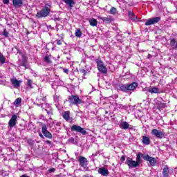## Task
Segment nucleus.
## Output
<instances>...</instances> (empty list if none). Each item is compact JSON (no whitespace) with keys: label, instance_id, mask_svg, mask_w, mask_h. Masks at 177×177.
Instances as JSON below:
<instances>
[{"label":"nucleus","instance_id":"1","mask_svg":"<svg viewBox=\"0 0 177 177\" xmlns=\"http://www.w3.org/2000/svg\"><path fill=\"white\" fill-rule=\"evenodd\" d=\"M52 8V4L50 3H46L44 7L39 12H37L36 17L39 19H42V17H46L49 16L50 13V9Z\"/></svg>","mask_w":177,"mask_h":177},{"label":"nucleus","instance_id":"2","mask_svg":"<svg viewBox=\"0 0 177 177\" xmlns=\"http://www.w3.org/2000/svg\"><path fill=\"white\" fill-rule=\"evenodd\" d=\"M138 88V83L133 82L131 84H122L120 87V91L122 92H129V91H135Z\"/></svg>","mask_w":177,"mask_h":177},{"label":"nucleus","instance_id":"3","mask_svg":"<svg viewBox=\"0 0 177 177\" xmlns=\"http://www.w3.org/2000/svg\"><path fill=\"white\" fill-rule=\"evenodd\" d=\"M95 63L97 64V70L100 71V73H102V74H107V68H106L104 66L103 61L97 59H95Z\"/></svg>","mask_w":177,"mask_h":177},{"label":"nucleus","instance_id":"4","mask_svg":"<svg viewBox=\"0 0 177 177\" xmlns=\"http://www.w3.org/2000/svg\"><path fill=\"white\" fill-rule=\"evenodd\" d=\"M68 100L71 104H74L75 106H78L82 103V100L80 99L78 95H71L68 97Z\"/></svg>","mask_w":177,"mask_h":177},{"label":"nucleus","instance_id":"5","mask_svg":"<svg viewBox=\"0 0 177 177\" xmlns=\"http://www.w3.org/2000/svg\"><path fill=\"white\" fill-rule=\"evenodd\" d=\"M151 135L155 136L156 139H162L163 138H165V132L161 130H158L157 129L151 130Z\"/></svg>","mask_w":177,"mask_h":177},{"label":"nucleus","instance_id":"6","mask_svg":"<svg viewBox=\"0 0 177 177\" xmlns=\"http://www.w3.org/2000/svg\"><path fill=\"white\" fill-rule=\"evenodd\" d=\"M142 158L145 160V161H149L151 167H156L157 164V160L153 157H151L149 155H142Z\"/></svg>","mask_w":177,"mask_h":177},{"label":"nucleus","instance_id":"7","mask_svg":"<svg viewBox=\"0 0 177 177\" xmlns=\"http://www.w3.org/2000/svg\"><path fill=\"white\" fill-rule=\"evenodd\" d=\"M71 131H73L75 132H79V133H82V135H86V131L84 128L81 127L80 126H78L77 124H73L71 128Z\"/></svg>","mask_w":177,"mask_h":177},{"label":"nucleus","instance_id":"8","mask_svg":"<svg viewBox=\"0 0 177 177\" xmlns=\"http://www.w3.org/2000/svg\"><path fill=\"white\" fill-rule=\"evenodd\" d=\"M41 132L44 136L48 138V139H52V138H53V136L48 131V127L45 124H44L41 128Z\"/></svg>","mask_w":177,"mask_h":177},{"label":"nucleus","instance_id":"9","mask_svg":"<svg viewBox=\"0 0 177 177\" xmlns=\"http://www.w3.org/2000/svg\"><path fill=\"white\" fill-rule=\"evenodd\" d=\"M16 122H17V115H13L8 122V127L12 129L16 125Z\"/></svg>","mask_w":177,"mask_h":177},{"label":"nucleus","instance_id":"10","mask_svg":"<svg viewBox=\"0 0 177 177\" xmlns=\"http://www.w3.org/2000/svg\"><path fill=\"white\" fill-rule=\"evenodd\" d=\"M79 165L82 168H87L88 167V159L84 156L79 157Z\"/></svg>","mask_w":177,"mask_h":177},{"label":"nucleus","instance_id":"11","mask_svg":"<svg viewBox=\"0 0 177 177\" xmlns=\"http://www.w3.org/2000/svg\"><path fill=\"white\" fill-rule=\"evenodd\" d=\"M160 20H161V18L160 17L149 19L145 22V26H151V24H156V23H158Z\"/></svg>","mask_w":177,"mask_h":177},{"label":"nucleus","instance_id":"12","mask_svg":"<svg viewBox=\"0 0 177 177\" xmlns=\"http://www.w3.org/2000/svg\"><path fill=\"white\" fill-rule=\"evenodd\" d=\"M129 168H136V167H138L139 165H138V162H136V161L133 160L131 158H127V161H126Z\"/></svg>","mask_w":177,"mask_h":177},{"label":"nucleus","instance_id":"13","mask_svg":"<svg viewBox=\"0 0 177 177\" xmlns=\"http://www.w3.org/2000/svg\"><path fill=\"white\" fill-rule=\"evenodd\" d=\"M10 82L14 88H20V84H21V80H17L16 77L10 78Z\"/></svg>","mask_w":177,"mask_h":177},{"label":"nucleus","instance_id":"14","mask_svg":"<svg viewBox=\"0 0 177 177\" xmlns=\"http://www.w3.org/2000/svg\"><path fill=\"white\" fill-rule=\"evenodd\" d=\"M62 117L64 120H66L68 122H73V118L70 117V111H64L62 113Z\"/></svg>","mask_w":177,"mask_h":177},{"label":"nucleus","instance_id":"15","mask_svg":"<svg viewBox=\"0 0 177 177\" xmlns=\"http://www.w3.org/2000/svg\"><path fill=\"white\" fill-rule=\"evenodd\" d=\"M145 91H147L148 92H149V93H158V92H160V89L154 86H149L148 88H146Z\"/></svg>","mask_w":177,"mask_h":177},{"label":"nucleus","instance_id":"16","mask_svg":"<svg viewBox=\"0 0 177 177\" xmlns=\"http://www.w3.org/2000/svg\"><path fill=\"white\" fill-rule=\"evenodd\" d=\"M98 174L102 175V176H107L109 175V170L104 167L98 169Z\"/></svg>","mask_w":177,"mask_h":177},{"label":"nucleus","instance_id":"17","mask_svg":"<svg viewBox=\"0 0 177 177\" xmlns=\"http://www.w3.org/2000/svg\"><path fill=\"white\" fill-rule=\"evenodd\" d=\"M14 8H21L23 6V0H12Z\"/></svg>","mask_w":177,"mask_h":177},{"label":"nucleus","instance_id":"18","mask_svg":"<svg viewBox=\"0 0 177 177\" xmlns=\"http://www.w3.org/2000/svg\"><path fill=\"white\" fill-rule=\"evenodd\" d=\"M120 128H121V129H129V123L125 121H122L120 122Z\"/></svg>","mask_w":177,"mask_h":177},{"label":"nucleus","instance_id":"19","mask_svg":"<svg viewBox=\"0 0 177 177\" xmlns=\"http://www.w3.org/2000/svg\"><path fill=\"white\" fill-rule=\"evenodd\" d=\"M66 5H68V6L70 8V9H73V6L75 5V2L74 0H62Z\"/></svg>","mask_w":177,"mask_h":177},{"label":"nucleus","instance_id":"20","mask_svg":"<svg viewBox=\"0 0 177 177\" xmlns=\"http://www.w3.org/2000/svg\"><path fill=\"white\" fill-rule=\"evenodd\" d=\"M100 20H102V21H104V23H106L107 24H110V23L113 21V18L110 16L106 17H100Z\"/></svg>","mask_w":177,"mask_h":177},{"label":"nucleus","instance_id":"21","mask_svg":"<svg viewBox=\"0 0 177 177\" xmlns=\"http://www.w3.org/2000/svg\"><path fill=\"white\" fill-rule=\"evenodd\" d=\"M163 177H169V167L165 166L162 171Z\"/></svg>","mask_w":177,"mask_h":177},{"label":"nucleus","instance_id":"22","mask_svg":"<svg viewBox=\"0 0 177 177\" xmlns=\"http://www.w3.org/2000/svg\"><path fill=\"white\" fill-rule=\"evenodd\" d=\"M129 17L133 21H136V20L138 19V17L135 15V13H133V11H129Z\"/></svg>","mask_w":177,"mask_h":177},{"label":"nucleus","instance_id":"23","mask_svg":"<svg viewBox=\"0 0 177 177\" xmlns=\"http://www.w3.org/2000/svg\"><path fill=\"white\" fill-rule=\"evenodd\" d=\"M142 142L143 145H146L147 146H149L151 143L150 138L147 136H143Z\"/></svg>","mask_w":177,"mask_h":177},{"label":"nucleus","instance_id":"24","mask_svg":"<svg viewBox=\"0 0 177 177\" xmlns=\"http://www.w3.org/2000/svg\"><path fill=\"white\" fill-rule=\"evenodd\" d=\"M142 156H147V154H142L140 153L137 154V157H136V162L137 164L139 165V164L140 162H142Z\"/></svg>","mask_w":177,"mask_h":177},{"label":"nucleus","instance_id":"25","mask_svg":"<svg viewBox=\"0 0 177 177\" xmlns=\"http://www.w3.org/2000/svg\"><path fill=\"white\" fill-rule=\"evenodd\" d=\"M52 55H46L44 57V62L47 63V64H51L52 63Z\"/></svg>","mask_w":177,"mask_h":177},{"label":"nucleus","instance_id":"26","mask_svg":"<svg viewBox=\"0 0 177 177\" xmlns=\"http://www.w3.org/2000/svg\"><path fill=\"white\" fill-rule=\"evenodd\" d=\"M90 26L92 27H96L97 26V21L95 18L89 19Z\"/></svg>","mask_w":177,"mask_h":177},{"label":"nucleus","instance_id":"27","mask_svg":"<svg viewBox=\"0 0 177 177\" xmlns=\"http://www.w3.org/2000/svg\"><path fill=\"white\" fill-rule=\"evenodd\" d=\"M6 62V57L3 56V54H2L0 51V64L2 66V64H5V62Z\"/></svg>","mask_w":177,"mask_h":177},{"label":"nucleus","instance_id":"28","mask_svg":"<svg viewBox=\"0 0 177 177\" xmlns=\"http://www.w3.org/2000/svg\"><path fill=\"white\" fill-rule=\"evenodd\" d=\"M21 103V98L19 97V98H17L14 102V105L16 106V107H19Z\"/></svg>","mask_w":177,"mask_h":177},{"label":"nucleus","instance_id":"29","mask_svg":"<svg viewBox=\"0 0 177 177\" xmlns=\"http://www.w3.org/2000/svg\"><path fill=\"white\" fill-rule=\"evenodd\" d=\"M44 110H45V111H46V113L48 115H53V109H52V107H50L49 109H44Z\"/></svg>","mask_w":177,"mask_h":177},{"label":"nucleus","instance_id":"30","mask_svg":"<svg viewBox=\"0 0 177 177\" xmlns=\"http://www.w3.org/2000/svg\"><path fill=\"white\" fill-rule=\"evenodd\" d=\"M75 37H77L78 38L82 37V32H81V29L78 28L76 30Z\"/></svg>","mask_w":177,"mask_h":177},{"label":"nucleus","instance_id":"31","mask_svg":"<svg viewBox=\"0 0 177 177\" xmlns=\"http://www.w3.org/2000/svg\"><path fill=\"white\" fill-rule=\"evenodd\" d=\"M1 35L5 37V38H8V37H9V32L6 30V28L3 29V31L1 33Z\"/></svg>","mask_w":177,"mask_h":177},{"label":"nucleus","instance_id":"32","mask_svg":"<svg viewBox=\"0 0 177 177\" xmlns=\"http://www.w3.org/2000/svg\"><path fill=\"white\" fill-rule=\"evenodd\" d=\"M176 39H172L170 41V46L173 47V49H175V46L176 45Z\"/></svg>","mask_w":177,"mask_h":177},{"label":"nucleus","instance_id":"33","mask_svg":"<svg viewBox=\"0 0 177 177\" xmlns=\"http://www.w3.org/2000/svg\"><path fill=\"white\" fill-rule=\"evenodd\" d=\"M27 86L29 87L30 89H32V80L28 79Z\"/></svg>","mask_w":177,"mask_h":177},{"label":"nucleus","instance_id":"34","mask_svg":"<svg viewBox=\"0 0 177 177\" xmlns=\"http://www.w3.org/2000/svg\"><path fill=\"white\" fill-rule=\"evenodd\" d=\"M110 15H115L117 13V8L112 7L109 11Z\"/></svg>","mask_w":177,"mask_h":177},{"label":"nucleus","instance_id":"35","mask_svg":"<svg viewBox=\"0 0 177 177\" xmlns=\"http://www.w3.org/2000/svg\"><path fill=\"white\" fill-rule=\"evenodd\" d=\"M165 107V104L162 102H160L158 105V109L160 110V109H164Z\"/></svg>","mask_w":177,"mask_h":177},{"label":"nucleus","instance_id":"36","mask_svg":"<svg viewBox=\"0 0 177 177\" xmlns=\"http://www.w3.org/2000/svg\"><path fill=\"white\" fill-rule=\"evenodd\" d=\"M54 100L55 102H56L57 103H58L59 100H60V95H55L54 96Z\"/></svg>","mask_w":177,"mask_h":177},{"label":"nucleus","instance_id":"37","mask_svg":"<svg viewBox=\"0 0 177 177\" xmlns=\"http://www.w3.org/2000/svg\"><path fill=\"white\" fill-rule=\"evenodd\" d=\"M55 171H56V169L52 167L48 169V174H53V172H55Z\"/></svg>","mask_w":177,"mask_h":177},{"label":"nucleus","instance_id":"38","mask_svg":"<svg viewBox=\"0 0 177 177\" xmlns=\"http://www.w3.org/2000/svg\"><path fill=\"white\" fill-rule=\"evenodd\" d=\"M37 100H42V102H46V97H43L42 99L41 98H37Z\"/></svg>","mask_w":177,"mask_h":177},{"label":"nucleus","instance_id":"39","mask_svg":"<svg viewBox=\"0 0 177 177\" xmlns=\"http://www.w3.org/2000/svg\"><path fill=\"white\" fill-rule=\"evenodd\" d=\"M3 2L5 5H9V0H3Z\"/></svg>","mask_w":177,"mask_h":177},{"label":"nucleus","instance_id":"40","mask_svg":"<svg viewBox=\"0 0 177 177\" xmlns=\"http://www.w3.org/2000/svg\"><path fill=\"white\" fill-rule=\"evenodd\" d=\"M50 107H52V106H50V104H49L48 103L46 104V109H50Z\"/></svg>","mask_w":177,"mask_h":177},{"label":"nucleus","instance_id":"41","mask_svg":"<svg viewBox=\"0 0 177 177\" xmlns=\"http://www.w3.org/2000/svg\"><path fill=\"white\" fill-rule=\"evenodd\" d=\"M54 124L57 125V127H60V122H54Z\"/></svg>","mask_w":177,"mask_h":177},{"label":"nucleus","instance_id":"42","mask_svg":"<svg viewBox=\"0 0 177 177\" xmlns=\"http://www.w3.org/2000/svg\"><path fill=\"white\" fill-rule=\"evenodd\" d=\"M64 73H65L66 74H67L68 73V69L67 68H64Z\"/></svg>","mask_w":177,"mask_h":177},{"label":"nucleus","instance_id":"43","mask_svg":"<svg viewBox=\"0 0 177 177\" xmlns=\"http://www.w3.org/2000/svg\"><path fill=\"white\" fill-rule=\"evenodd\" d=\"M118 97V95H112V98L113 99H117Z\"/></svg>","mask_w":177,"mask_h":177},{"label":"nucleus","instance_id":"44","mask_svg":"<svg viewBox=\"0 0 177 177\" xmlns=\"http://www.w3.org/2000/svg\"><path fill=\"white\" fill-rule=\"evenodd\" d=\"M57 45H62V41L60 40H57Z\"/></svg>","mask_w":177,"mask_h":177},{"label":"nucleus","instance_id":"45","mask_svg":"<svg viewBox=\"0 0 177 177\" xmlns=\"http://www.w3.org/2000/svg\"><path fill=\"white\" fill-rule=\"evenodd\" d=\"M46 143H47V145H52V142L50 140H46Z\"/></svg>","mask_w":177,"mask_h":177},{"label":"nucleus","instance_id":"46","mask_svg":"<svg viewBox=\"0 0 177 177\" xmlns=\"http://www.w3.org/2000/svg\"><path fill=\"white\" fill-rule=\"evenodd\" d=\"M37 106H38L39 107H44V105L42 104H37Z\"/></svg>","mask_w":177,"mask_h":177},{"label":"nucleus","instance_id":"47","mask_svg":"<svg viewBox=\"0 0 177 177\" xmlns=\"http://www.w3.org/2000/svg\"><path fill=\"white\" fill-rule=\"evenodd\" d=\"M121 161H125V156L121 157Z\"/></svg>","mask_w":177,"mask_h":177},{"label":"nucleus","instance_id":"48","mask_svg":"<svg viewBox=\"0 0 177 177\" xmlns=\"http://www.w3.org/2000/svg\"><path fill=\"white\" fill-rule=\"evenodd\" d=\"M20 177H30L29 176H27L26 174H23L22 176H21Z\"/></svg>","mask_w":177,"mask_h":177},{"label":"nucleus","instance_id":"49","mask_svg":"<svg viewBox=\"0 0 177 177\" xmlns=\"http://www.w3.org/2000/svg\"><path fill=\"white\" fill-rule=\"evenodd\" d=\"M39 136L40 138H44V135H42V133H39Z\"/></svg>","mask_w":177,"mask_h":177},{"label":"nucleus","instance_id":"50","mask_svg":"<svg viewBox=\"0 0 177 177\" xmlns=\"http://www.w3.org/2000/svg\"><path fill=\"white\" fill-rule=\"evenodd\" d=\"M174 49H177V43L176 44V46H174Z\"/></svg>","mask_w":177,"mask_h":177},{"label":"nucleus","instance_id":"51","mask_svg":"<svg viewBox=\"0 0 177 177\" xmlns=\"http://www.w3.org/2000/svg\"><path fill=\"white\" fill-rule=\"evenodd\" d=\"M22 67H25V68H26V64H21V65Z\"/></svg>","mask_w":177,"mask_h":177},{"label":"nucleus","instance_id":"52","mask_svg":"<svg viewBox=\"0 0 177 177\" xmlns=\"http://www.w3.org/2000/svg\"><path fill=\"white\" fill-rule=\"evenodd\" d=\"M95 156H96V155H95V154H93V157H95Z\"/></svg>","mask_w":177,"mask_h":177},{"label":"nucleus","instance_id":"53","mask_svg":"<svg viewBox=\"0 0 177 177\" xmlns=\"http://www.w3.org/2000/svg\"><path fill=\"white\" fill-rule=\"evenodd\" d=\"M83 73H85V70L83 71Z\"/></svg>","mask_w":177,"mask_h":177},{"label":"nucleus","instance_id":"54","mask_svg":"<svg viewBox=\"0 0 177 177\" xmlns=\"http://www.w3.org/2000/svg\"><path fill=\"white\" fill-rule=\"evenodd\" d=\"M121 106H122V105H120V107H121Z\"/></svg>","mask_w":177,"mask_h":177}]
</instances>
